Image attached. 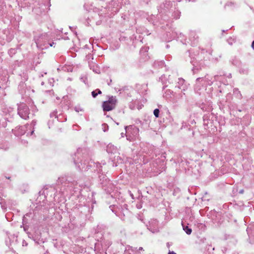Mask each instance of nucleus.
<instances>
[{"instance_id": "f257e3e1", "label": "nucleus", "mask_w": 254, "mask_h": 254, "mask_svg": "<svg viewBox=\"0 0 254 254\" xmlns=\"http://www.w3.org/2000/svg\"><path fill=\"white\" fill-rule=\"evenodd\" d=\"M117 99L116 96H109L108 99L102 103V108L104 111L108 112L113 110L116 108Z\"/></svg>"}, {"instance_id": "f03ea898", "label": "nucleus", "mask_w": 254, "mask_h": 254, "mask_svg": "<svg viewBox=\"0 0 254 254\" xmlns=\"http://www.w3.org/2000/svg\"><path fill=\"white\" fill-rule=\"evenodd\" d=\"M184 230L188 234H190L191 233V229L189 228L188 226L184 227Z\"/></svg>"}, {"instance_id": "7ed1b4c3", "label": "nucleus", "mask_w": 254, "mask_h": 254, "mask_svg": "<svg viewBox=\"0 0 254 254\" xmlns=\"http://www.w3.org/2000/svg\"><path fill=\"white\" fill-rule=\"evenodd\" d=\"M153 113L155 117L158 118L159 117V110L158 109H155Z\"/></svg>"}, {"instance_id": "20e7f679", "label": "nucleus", "mask_w": 254, "mask_h": 254, "mask_svg": "<svg viewBox=\"0 0 254 254\" xmlns=\"http://www.w3.org/2000/svg\"><path fill=\"white\" fill-rule=\"evenodd\" d=\"M97 95H98V93H97L96 90L92 92V95L94 98H95Z\"/></svg>"}, {"instance_id": "39448f33", "label": "nucleus", "mask_w": 254, "mask_h": 254, "mask_svg": "<svg viewBox=\"0 0 254 254\" xmlns=\"http://www.w3.org/2000/svg\"><path fill=\"white\" fill-rule=\"evenodd\" d=\"M96 91L97 93H98V94H101L102 93L101 91L98 89H96Z\"/></svg>"}, {"instance_id": "423d86ee", "label": "nucleus", "mask_w": 254, "mask_h": 254, "mask_svg": "<svg viewBox=\"0 0 254 254\" xmlns=\"http://www.w3.org/2000/svg\"><path fill=\"white\" fill-rule=\"evenodd\" d=\"M168 254H176L174 252H169Z\"/></svg>"}, {"instance_id": "0eeeda50", "label": "nucleus", "mask_w": 254, "mask_h": 254, "mask_svg": "<svg viewBox=\"0 0 254 254\" xmlns=\"http://www.w3.org/2000/svg\"><path fill=\"white\" fill-rule=\"evenodd\" d=\"M252 47L254 49V41L252 43Z\"/></svg>"}]
</instances>
